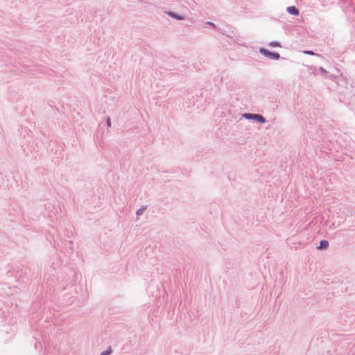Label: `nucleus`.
<instances>
[{"label": "nucleus", "instance_id": "f257e3e1", "mask_svg": "<svg viewBox=\"0 0 355 355\" xmlns=\"http://www.w3.org/2000/svg\"><path fill=\"white\" fill-rule=\"evenodd\" d=\"M259 53L270 60H277L280 58L279 53L277 52H272L263 47L259 49Z\"/></svg>", "mask_w": 355, "mask_h": 355}, {"label": "nucleus", "instance_id": "39448f33", "mask_svg": "<svg viewBox=\"0 0 355 355\" xmlns=\"http://www.w3.org/2000/svg\"><path fill=\"white\" fill-rule=\"evenodd\" d=\"M271 47H281V44L278 41L270 42L268 44Z\"/></svg>", "mask_w": 355, "mask_h": 355}, {"label": "nucleus", "instance_id": "9d476101", "mask_svg": "<svg viewBox=\"0 0 355 355\" xmlns=\"http://www.w3.org/2000/svg\"><path fill=\"white\" fill-rule=\"evenodd\" d=\"M320 71L322 72V73H326V70L323 68V67H320Z\"/></svg>", "mask_w": 355, "mask_h": 355}, {"label": "nucleus", "instance_id": "1a4fd4ad", "mask_svg": "<svg viewBox=\"0 0 355 355\" xmlns=\"http://www.w3.org/2000/svg\"><path fill=\"white\" fill-rule=\"evenodd\" d=\"M107 125L109 127L111 125V121H110V118H108L107 120Z\"/></svg>", "mask_w": 355, "mask_h": 355}, {"label": "nucleus", "instance_id": "423d86ee", "mask_svg": "<svg viewBox=\"0 0 355 355\" xmlns=\"http://www.w3.org/2000/svg\"><path fill=\"white\" fill-rule=\"evenodd\" d=\"M110 352H111V350H110V349H109V350H107V351H104V352H103L101 354V355H107V354H109L110 353Z\"/></svg>", "mask_w": 355, "mask_h": 355}, {"label": "nucleus", "instance_id": "7ed1b4c3", "mask_svg": "<svg viewBox=\"0 0 355 355\" xmlns=\"http://www.w3.org/2000/svg\"><path fill=\"white\" fill-rule=\"evenodd\" d=\"M286 10L290 15L294 16H297L300 14L299 10L294 6L287 7Z\"/></svg>", "mask_w": 355, "mask_h": 355}, {"label": "nucleus", "instance_id": "20e7f679", "mask_svg": "<svg viewBox=\"0 0 355 355\" xmlns=\"http://www.w3.org/2000/svg\"><path fill=\"white\" fill-rule=\"evenodd\" d=\"M328 246H329L328 241H327V240H322L320 242V245L318 247V249H319V250H325V249H327L328 248Z\"/></svg>", "mask_w": 355, "mask_h": 355}, {"label": "nucleus", "instance_id": "6e6552de", "mask_svg": "<svg viewBox=\"0 0 355 355\" xmlns=\"http://www.w3.org/2000/svg\"><path fill=\"white\" fill-rule=\"evenodd\" d=\"M143 211H144L143 209H139L137 210V215L141 214L143 213Z\"/></svg>", "mask_w": 355, "mask_h": 355}, {"label": "nucleus", "instance_id": "9b49d317", "mask_svg": "<svg viewBox=\"0 0 355 355\" xmlns=\"http://www.w3.org/2000/svg\"><path fill=\"white\" fill-rule=\"evenodd\" d=\"M171 15H172L173 17H175V18L178 19H182V17H181L176 16V15H173V14H172Z\"/></svg>", "mask_w": 355, "mask_h": 355}, {"label": "nucleus", "instance_id": "0eeeda50", "mask_svg": "<svg viewBox=\"0 0 355 355\" xmlns=\"http://www.w3.org/2000/svg\"><path fill=\"white\" fill-rule=\"evenodd\" d=\"M304 53L308 54V55H314L315 54L312 51H305Z\"/></svg>", "mask_w": 355, "mask_h": 355}, {"label": "nucleus", "instance_id": "f03ea898", "mask_svg": "<svg viewBox=\"0 0 355 355\" xmlns=\"http://www.w3.org/2000/svg\"><path fill=\"white\" fill-rule=\"evenodd\" d=\"M243 116L246 119L254 120L261 123L266 122V118L259 114L245 113Z\"/></svg>", "mask_w": 355, "mask_h": 355}]
</instances>
